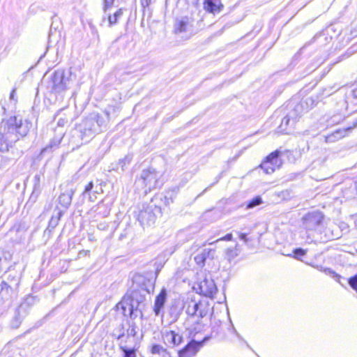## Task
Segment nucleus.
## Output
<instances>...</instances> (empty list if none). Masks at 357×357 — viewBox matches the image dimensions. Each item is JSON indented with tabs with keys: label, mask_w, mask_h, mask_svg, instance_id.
Returning a JSON list of instances; mask_svg holds the SVG:
<instances>
[{
	"label": "nucleus",
	"mask_w": 357,
	"mask_h": 357,
	"mask_svg": "<svg viewBox=\"0 0 357 357\" xmlns=\"http://www.w3.org/2000/svg\"><path fill=\"white\" fill-rule=\"evenodd\" d=\"M116 307L117 310L121 311L124 316H129V300L126 295Z\"/></svg>",
	"instance_id": "30"
},
{
	"label": "nucleus",
	"mask_w": 357,
	"mask_h": 357,
	"mask_svg": "<svg viewBox=\"0 0 357 357\" xmlns=\"http://www.w3.org/2000/svg\"><path fill=\"white\" fill-rule=\"evenodd\" d=\"M199 289L200 294L208 298H213L218 291L214 280L207 277L199 282Z\"/></svg>",
	"instance_id": "12"
},
{
	"label": "nucleus",
	"mask_w": 357,
	"mask_h": 357,
	"mask_svg": "<svg viewBox=\"0 0 357 357\" xmlns=\"http://www.w3.org/2000/svg\"><path fill=\"white\" fill-rule=\"evenodd\" d=\"M204 9L211 13H220L223 8V5L220 0H204Z\"/></svg>",
	"instance_id": "25"
},
{
	"label": "nucleus",
	"mask_w": 357,
	"mask_h": 357,
	"mask_svg": "<svg viewBox=\"0 0 357 357\" xmlns=\"http://www.w3.org/2000/svg\"><path fill=\"white\" fill-rule=\"evenodd\" d=\"M54 212L56 213L52 217L49 222V227L52 229L55 228L58 225L61 218L64 214V211H62L59 206L55 207Z\"/></svg>",
	"instance_id": "29"
},
{
	"label": "nucleus",
	"mask_w": 357,
	"mask_h": 357,
	"mask_svg": "<svg viewBox=\"0 0 357 357\" xmlns=\"http://www.w3.org/2000/svg\"><path fill=\"white\" fill-rule=\"evenodd\" d=\"M245 342L246 343L247 347H250L249 344L245 341Z\"/></svg>",
	"instance_id": "53"
},
{
	"label": "nucleus",
	"mask_w": 357,
	"mask_h": 357,
	"mask_svg": "<svg viewBox=\"0 0 357 357\" xmlns=\"http://www.w3.org/2000/svg\"><path fill=\"white\" fill-rule=\"evenodd\" d=\"M137 326L135 322H128V328H126L127 336L125 341L128 342L130 338H133V342H136L135 336L137 335Z\"/></svg>",
	"instance_id": "31"
},
{
	"label": "nucleus",
	"mask_w": 357,
	"mask_h": 357,
	"mask_svg": "<svg viewBox=\"0 0 357 357\" xmlns=\"http://www.w3.org/2000/svg\"><path fill=\"white\" fill-rule=\"evenodd\" d=\"M167 297V290L163 288L156 296L153 307V311L155 315H159L162 309L163 308Z\"/></svg>",
	"instance_id": "23"
},
{
	"label": "nucleus",
	"mask_w": 357,
	"mask_h": 357,
	"mask_svg": "<svg viewBox=\"0 0 357 357\" xmlns=\"http://www.w3.org/2000/svg\"><path fill=\"white\" fill-rule=\"evenodd\" d=\"M100 190L102 191L98 185L95 186L93 181H90L85 185L82 196L84 199L87 198L91 202H94L98 199L97 195L100 194Z\"/></svg>",
	"instance_id": "16"
},
{
	"label": "nucleus",
	"mask_w": 357,
	"mask_h": 357,
	"mask_svg": "<svg viewBox=\"0 0 357 357\" xmlns=\"http://www.w3.org/2000/svg\"><path fill=\"white\" fill-rule=\"evenodd\" d=\"M126 335V327L123 323H120L116 326L112 333V336L119 340L120 342L124 343L123 337Z\"/></svg>",
	"instance_id": "27"
},
{
	"label": "nucleus",
	"mask_w": 357,
	"mask_h": 357,
	"mask_svg": "<svg viewBox=\"0 0 357 357\" xmlns=\"http://www.w3.org/2000/svg\"><path fill=\"white\" fill-rule=\"evenodd\" d=\"M15 91H16L15 89H13V91H11L10 96V99H12V100L14 99V96H15Z\"/></svg>",
	"instance_id": "49"
},
{
	"label": "nucleus",
	"mask_w": 357,
	"mask_h": 357,
	"mask_svg": "<svg viewBox=\"0 0 357 357\" xmlns=\"http://www.w3.org/2000/svg\"><path fill=\"white\" fill-rule=\"evenodd\" d=\"M239 238L243 241L245 243L248 241V238H247V234L245 233H239L238 234Z\"/></svg>",
	"instance_id": "47"
},
{
	"label": "nucleus",
	"mask_w": 357,
	"mask_h": 357,
	"mask_svg": "<svg viewBox=\"0 0 357 357\" xmlns=\"http://www.w3.org/2000/svg\"><path fill=\"white\" fill-rule=\"evenodd\" d=\"M20 156V153L17 152L16 155L13 157H10L7 154L1 156V160L0 161V167L5 168L7 166L10 165L11 163H13Z\"/></svg>",
	"instance_id": "33"
},
{
	"label": "nucleus",
	"mask_w": 357,
	"mask_h": 357,
	"mask_svg": "<svg viewBox=\"0 0 357 357\" xmlns=\"http://www.w3.org/2000/svg\"><path fill=\"white\" fill-rule=\"evenodd\" d=\"M215 250L212 248H204L194 257L196 264L204 267L208 261H212L215 258Z\"/></svg>",
	"instance_id": "14"
},
{
	"label": "nucleus",
	"mask_w": 357,
	"mask_h": 357,
	"mask_svg": "<svg viewBox=\"0 0 357 357\" xmlns=\"http://www.w3.org/2000/svg\"><path fill=\"white\" fill-rule=\"evenodd\" d=\"M114 2V0H103L104 13H106L107 10L110 9L112 7Z\"/></svg>",
	"instance_id": "42"
},
{
	"label": "nucleus",
	"mask_w": 357,
	"mask_h": 357,
	"mask_svg": "<svg viewBox=\"0 0 357 357\" xmlns=\"http://www.w3.org/2000/svg\"><path fill=\"white\" fill-rule=\"evenodd\" d=\"M16 283H12L11 285L6 282H1L0 299L4 301L11 303L17 298L18 295V288L16 287Z\"/></svg>",
	"instance_id": "11"
},
{
	"label": "nucleus",
	"mask_w": 357,
	"mask_h": 357,
	"mask_svg": "<svg viewBox=\"0 0 357 357\" xmlns=\"http://www.w3.org/2000/svg\"><path fill=\"white\" fill-rule=\"evenodd\" d=\"M207 190H208V188L204 189V190L200 195H199V196L203 195Z\"/></svg>",
	"instance_id": "52"
},
{
	"label": "nucleus",
	"mask_w": 357,
	"mask_h": 357,
	"mask_svg": "<svg viewBox=\"0 0 357 357\" xmlns=\"http://www.w3.org/2000/svg\"><path fill=\"white\" fill-rule=\"evenodd\" d=\"M75 194V190L73 188L67 189L65 192H61L58 197V203L61 206L62 211L64 213L70 207L72 202L73 197Z\"/></svg>",
	"instance_id": "20"
},
{
	"label": "nucleus",
	"mask_w": 357,
	"mask_h": 357,
	"mask_svg": "<svg viewBox=\"0 0 357 357\" xmlns=\"http://www.w3.org/2000/svg\"><path fill=\"white\" fill-rule=\"evenodd\" d=\"M324 217V214L320 211L309 212L303 218V225L307 230H318L322 227Z\"/></svg>",
	"instance_id": "9"
},
{
	"label": "nucleus",
	"mask_w": 357,
	"mask_h": 357,
	"mask_svg": "<svg viewBox=\"0 0 357 357\" xmlns=\"http://www.w3.org/2000/svg\"><path fill=\"white\" fill-rule=\"evenodd\" d=\"M307 251L301 248H296L293 250L291 254L287 255L289 257H293L297 260H301V257L306 255Z\"/></svg>",
	"instance_id": "38"
},
{
	"label": "nucleus",
	"mask_w": 357,
	"mask_h": 357,
	"mask_svg": "<svg viewBox=\"0 0 357 357\" xmlns=\"http://www.w3.org/2000/svg\"><path fill=\"white\" fill-rule=\"evenodd\" d=\"M72 73L70 70L57 69L50 76L47 84V90L51 94L63 96L72 84Z\"/></svg>",
	"instance_id": "3"
},
{
	"label": "nucleus",
	"mask_w": 357,
	"mask_h": 357,
	"mask_svg": "<svg viewBox=\"0 0 357 357\" xmlns=\"http://www.w3.org/2000/svg\"><path fill=\"white\" fill-rule=\"evenodd\" d=\"M121 169V166L119 165V162H113L109 166V171H116L118 172Z\"/></svg>",
	"instance_id": "43"
},
{
	"label": "nucleus",
	"mask_w": 357,
	"mask_h": 357,
	"mask_svg": "<svg viewBox=\"0 0 357 357\" xmlns=\"http://www.w3.org/2000/svg\"><path fill=\"white\" fill-rule=\"evenodd\" d=\"M154 197H160V198H161V202L160 204L161 206V210L162 209V207L164 206H168L173 202V199L172 197H168L164 196L161 194L156 195Z\"/></svg>",
	"instance_id": "41"
},
{
	"label": "nucleus",
	"mask_w": 357,
	"mask_h": 357,
	"mask_svg": "<svg viewBox=\"0 0 357 357\" xmlns=\"http://www.w3.org/2000/svg\"><path fill=\"white\" fill-rule=\"evenodd\" d=\"M106 126L104 116L98 113H92L73 131V139L79 138L80 144H86L96 134L102 132L106 128Z\"/></svg>",
	"instance_id": "2"
},
{
	"label": "nucleus",
	"mask_w": 357,
	"mask_h": 357,
	"mask_svg": "<svg viewBox=\"0 0 357 357\" xmlns=\"http://www.w3.org/2000/svg\"><path fill=\"white\" fill-rule=\"evenodd\" d=\"M188 18L183 17L181 20L176 22V23L175 24V32L176 33L185 32L188 30Z\"/></svg>",
	"instance_id": "32"
},
{
	"label": "nucleus",
	"mask_w": 357,
	"mask_h": 357,
	"mask_svg": "<svg viewBox=\"0 0 357 357\" xmlns=\"http://www.w3.org/2000/svg\"><path fill=\"white\" fill-rule=\"evenodd\" d=\"M127 341L124 343L119 342V349L123 352V357H137L136 352L139 348V343L135 342L132 347L127 345Z\"/></svg>",
	"instance_id": "22"
},
{
	"label": "nucleus",
	"mask_w": 357,
	"mask_h": 357,
	"mask_svg": "<svg viewBox=\"0 0 357 357\" xmlns=\"http://www.w3.org/2000/svg\"><path fill=\"white\" fill-rule=\"evenodd\" d=\"M106 115H107V118H109V114L107 113Z\"/></svg>",
	"instance_id": "54"
},
{
	"label": "nucleus",
	"mask_w": 357,
	"mask_h": 357,
	"mask_svg": "<svg viewBox=\"0 0 357 357\" xmlns=\"http://www.w3.org/2000/svg\"><path fill=\"white\" fill-rule=\"evenodd\" d=\"M209 311V305L204 301L196 302L195 301H190L186 307L185 312L188 315L189 318H197L195 326L189 329V337L193 334V337L198 333H199L204 325L200 322V319L206 317Z\"/></svg>",
	"instance_id": "5"
},
{
	"label": "nucleus",
	"mask_w": 357,
	"mask_h": 357,
	"mask_svg": "<svg viewBox=\"0 0 357 357\" xmlns=\"http://www.w3.org/2000/svg\"><path fill=\"white\" fill-rule=\"evenodd\" d=\"M233 238L232 234H227L224 237L220 238L218 241H231Z\"/></svg>",
	"instance_id": "46"
},
{
	"label": "nucleus",
	"mask_w": 357,
	"mask_h": 357,
	"mask_svg": "<svg viewBox=\"0 0 357 357\" xmlns=\"http://www.w3.org/2000/svg\"><path fill=\"white\" fill-rule=\"evenodd\" d=\"M63 137L61 135L54 137L44 149L41 151V154L44 155L46 153H50L57 149L61 144Z\"/></svg>",
	"instance_id": "26"
},
{
	"label": "nucleus",
	"mask_w": 357,
	"mask_h": 357,
	"mask_svg": "<svg viewBox=\"0 0 357 357\" xmlns=\"http://www.w3.org/2000/svg\"><path fill=\"white\" fill-rule=\"evenodd\" d=\"M151 353L154 354H162L163 357H171L169 353L167 351L166 349L163 348L160 344H154L151 348Z\"/></svg>",
	"instance_id": "37"
},
{
	"label": "nucleus",
	"mask_w": 357,
	"mask_h": 357,
	"mask_svg": "<svg viewBox=\"0 0 357 357\" xmlns=\"http://www.w3.org/2000/svg\"><path fill=\"white\" fill-rule=\"evenodd\" d=\"M262 203V199L260 196H256L251 200H250L246 204V208H253Z\"/></svg>",
	"instance_id": "40"
},
{
	"label": "nucleus",
	"mask_w": 357,
	"mask_h": 357,
	"mask_svg": "<svg viewBox=\"0 0 357 357\" xmlns=\"http://www.w3.org/2000/svg\"><path fill=\"white\" fill-rule=\"evenodd\" d=\"M202 344V342H199L194 339L191 340L183 349L178 351V357H194Z\"/></svg>",
	"instance_id": "13"
},
{
	"label": "nucleus",
	"mask_w": 357,
	"mask_h": 357,
	"mask_svg": "<svg viewBox=\"0 0 357 357\" xmlns=\"http://www.w3.org/2000/svg\"><path fill=\"white\" fill-rule=\"evenodd\" d=\"M150 292H144L138 289H131L130 293L126 296L129 300V317L135 319L137 317H143V311L146 308V297Z\"/></svg>",
	"instance_id": "6"
},
{
	"label": "nucleus",
	"mask_w": 357,
	"mask_h": 357,
	"mask_svg": "<svg viewBox=\"0 0 357 357\" xmlns=\"http://www.w3.org/2000/svg\"><path fill=\"white\" fill-rule=\"evenodd\" d=\"M132 160V155L130 154L126 155L123 158L119 160V165L121 166V170L123 172L125 169L128 166Z\"/></svg>",
	"instance_id": "39"
},
{
	"label": "nucleus",
	"mask_w": 357,
	"mask_h": 357,
	"mask_svg": "<svg viewBox=\"0 0 357 357\" xmlns=\"http://www.w3.org/2000/svg\"><path fill=\"white\" fill-rule=\"evenodd\" d=\"M1 282H6L9 285H11V282L16 283V287L19 288L20 278L15 273L14 275L10 273L7 276H5V279L3 280Z\"/></svg>",
	"instance_id": "36"
},
{
	"label": "nucleus",
	"mask_w": 357,
	"mask_h": 357,
	"mask_svg": "<svg viewBox=\"0 0 357 357\" xmlns=\"http://www.w3.org/2000/svg\"><path fill=\"white\" fill-rule=\"evenodd\" d=\"M332 93H330L327 91V89H324L323 91V95H325L326 96H329L331 95Z\"/></svg>",
	"instance_id": "50"
},
{
	"label": "nucleus",
	"mask_w": 357,
	"mask_h": 357,
	"mask_svg": "<svg viewBox=\"0 0 357 357\" xmlns=\"http://www.w3.org/2000/svg\"><path fill=\"white\" fill-rule=\"evenodd\" d=\"M41 190L40 175L39 174H36L33 177V188L30 199L36 201L40 194Z\"/></svg>",
	"instance_id": "28"
},
{
	"label": "nucleus",
	"mask_w": 357,
	"mask_h": 357,
	"mask_svg": "<svg viewBox=\"0 0 357 357\" xmlns=\"http://www.w3.org/2000/svg\"><path fill=\"white\" fill-rule=\"evenodd\" d=\"M31 124L16 116L3 119L0 123V151H8L9 147L25 137Z\"/></svg>",
	"instance_id": "1"
},
{
	"label": "nucleus",
	"mask_w": 357,
	"mask_h": 357,
	"mask_svg": "<svg viewBox=\"0 0 357 357\" xmlns=\"http://www.w3.org/2000/svg\"><path fill=\"white\" fill-rule=\"evenodd\" d=\"M324 271L326 274L331 275L333 278H334L337 282H338L342 285H343L342 280H343L344 281H347L349 286L357 292V273L355 275L351 277L350 278L346 279L342 278L339 274L336 273L331 268H324Z\"/></svg>",
	"instance_id": "18"
},
{
	"label": "nucleus",
	"mask_w": 357,
	"mask_h": 357,
	"mask_svg": "<svg viewBox=\"0 0 357 357\" xmlns=\"http://www.w3.org/2000/svg\"><path fill=\"white\" fill-rule=\"evenodd\" d=\"M301 115L298 112H295L294 110L291 113L285 116L279 126L280 131L285 134H289L291 132V128L294 127L296 116Z\"/></svg>",
	"instance_id": "15"
},
{
	"label": "nucleus",
	"mask_w": 357,
	"mask_h": 357,
	"mask_svg": "<svg viewBox=\"0 0 357 357\" xmlns=\"http://www.w3.org/2000/svg\"><path fill=\"white\" fill-rule=\"evenodd\" d=\"M234 333L236 334V335L237 336V337L240 340H243L242 337L241 336V335L236 331V330L235 328H234Z\"/></svg>",
	"instance_id": "51"
},
{
	"label": "nucleus",
	"mask_w": 357,
	"mask_h": 357,
	"mask_svg": "<svg viewBox=\"0 0 357 357\" xmlns=\"http://www.w3.org/2000/svg\"><path fill=\"white\" fill-rule=\"evenodd\" d=\"M239 254V250L238 249V244L234 248H228L225 250V259L228 261H231L236 257Z\"/></svg>",
	"instance_id": "34"
},
{
	"label": "nucleus",
	"mask_w": 357,
	"mask_h": 357,
	"mask_svg": "<svg viewBox=\"0 0 357 357\" xmlns=\"http://www.w3.org/2000/svg\"><path fill=\"white\" fill-rule=\"evenodd\" d=\"M160 176V173L153 168L143 169L139 177L137 178L135 185L144 188V192L147 193L159 185Z\"/></svg>",
	"instance_id": "7"
},
{
	"label": "nucleus",
	"mask_w": 357,
	"mask_h": 357,
	"mask_svg": "<svg viewBox=\"0 0 357 357\" xmlns=\"http://www.w3.org/2000/svg\"><path fill=\"white\" fill-rule=\"evenodd\" d=\"M351 94L354 98L357 99V84L353 86V89L351 91Z\"/></svg>",
	"instance_id": "45"
},
{
	"label": "nucleus",
	"mask_w": 357,
	"mask_h": 357,
	"mask_svg": "<svg viewBox=\"0 0 357 357\" xmlns=\"http://www.w3.org/2000/svg\"><path fill=\"white\" fill-rule=\"evenodd\" d=\"M155 0H140L141 6L143 9L149 7Z\"/></svg>",
	"instance_id": "44"
},
{
	"label": "nucleus",
	"mask_w": 357,
	"mask_h": 357,
	"mask_svg": "<svg viewBox=\"0 0 357 357\" xmlns=\"http://www.w3.org/2000/svg\"><path fill=\"white\" fill-rule=\"evenodd\" d=\"M161 198L153 197L149 202L144 203L139 208L136 215L142 227L151 226L155 222L158 215H161Z\"/></svg>",
	"instance_id": "4"
},
{
	"label": "nucleus",
	"mask_w": 357,
	"mask_h": 357,
	"mask_svg": "<svg viewBox=\"0 0 357 357\" xmlns=\"http://www.w3.org/2000/svg\"><path fill=\"white\" fill-rule=\"evenodd\" d=\"M123 14V9L119 8L117 11H116L114 13L113 15H109L108 20H109V26H112L116 24L118 22L119 19L122 17Z\"/></svg>",
	"instance_id": "35"
},
{
	"label": "nucleus",
	"mask_w": 357,
	"mask_h": 357,
	"mask_svg": "<svg viewBox=\"0 0 357 357\" xmlns=\"http://www.w3.org/2000/svg\"><path fill=\"white\" fill-rule=\"evenodd\" d=\"M26 304L22 303L15 312V315L10 321V326L13 329H17L26 315Z\"/></svg>",
	"instance_id": "17"
},
{
	"label": "nucleus",
	"mask_w": 357,
	"mask_h": 357,
	"mask_svg": "<svg viewBox=\"0 0 357 357\" xmlns=\"http://www.w3.org/2000/svg\"><path fill=\"white\" fill-rule=\"evenodd\" d=\"M89 254V250H82L79 252L78 256H79V257H81L86 256Z\"/></svg>",
	"instance_id": "48"
},
{
	"label": "nucleus",
	"mask_w": 357,
	"mask_h": 357,
	"mask_svg": "<svg viewBox=\"0 0 357 357\" xmlns=\"http://www.w3.org/2000/svg\"><path fill=\"white\" fill-rule=\"evenodd\" d=\"M357 126V121L353 123L352 126H348L347 128H344L342 129H337L334 131L333 133L328 135L326 136L325 141L326 143H333L335 142L342 137H344L347 132H350L352 129Z\"/></svg>",
	"instance_id": "19"
},
{
	"label": "nucleus",
	"mask_w": 357,
	"mask_h": 357,
	"mask_svg": "<svg viewBox=\"0 0 357 357\" xmlns=\"http://www.w3.org/2000/svg\"><path fill=\"white\" fill-rule=\"evenodd\" d=\"M281 151L276 150L268 155L266 160L261 164V168L266 174L273 173L275 169L279 168L282 165V161L280 158Z\"/></svg>",
	"instance_id": "10"
},
{
	"label": "nucleus",
	"mask_w": 357,
	"mask_h": 357,
	"mask_svg": "<svg viewBox=\"0 0 357 357\" xmlns=\"http://www.w3.org/2000/svg\"><path fill=\"white\" fill-rule=\"evenodd\" d=\"M317 103V99H314L313 97L306 98L295 106L294 112L301 114L302 113L308 111L310 108L314 107Z\"/></svg>",
	"instance_id": "21"
},
{
	"label": "nucleus",
	"mask_w": 357,
	"mask_h": 357,
	"mask_svg": "<svg viewBox=\"0 0 357 357\" xmlns=\"http://www.w3.org/2000/svg\"><path fill=\"white\" fill-rule=\"evenodd\" d=\"M158 271L154 273L152 271L146 272L142 274L136 273L132 278V285L131 289H138L144 292H151L155 287V282L158 275Z\"/></svg>",
	"instance_id": "8"
},
{
	"label": "nucleus",
	"mask_w": 357,
	"mask_h": 357,
	"mask_svg": "<svg viewBox=\"0 0 357 357\" xmlns=\"http://www.w3.org/2000/svg\"><path fill=\"white\" fill-rule=\"evenodd\" d=\"M165 340L172 347L179 346L183 342V337L174 331L167 332L165 335Z\"/></svg>",
	"instance_id": "24"
}]
</instances>
